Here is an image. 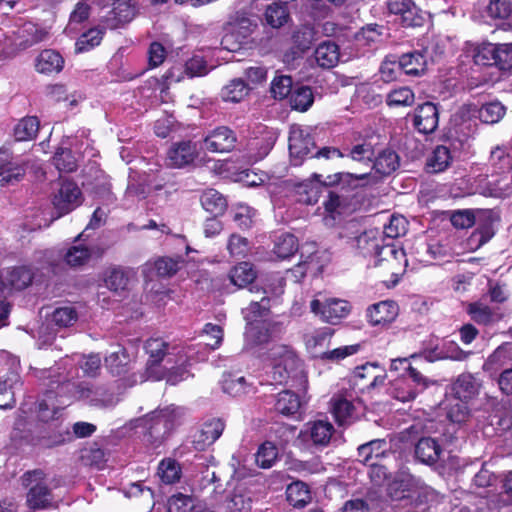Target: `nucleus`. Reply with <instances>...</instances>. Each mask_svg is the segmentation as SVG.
Segmentation results:
<instances>
[{"label":"nucleus","instance_id":"nucleus-1","mask_svg":"<svg viewBox=\"0 0 512 512\" xmlns=\"http://www.w3.org/2000/svg\"><path fill=\"white\" fill-rule=\"evenodd\" d=\"M37 377L40 380H49L44 383L48 387L46 391V399L38 404V417L41 421H48L54 418L58 407L51 402L52 394L57 397H63L70 394L71 397L81 399L97 408L112 407L117 403V399L113 393L109 392L103 386L94 387L87 383L75 384L67 381L66 378L59 373L49 369L38 371Z\"/></svg>","mask_w":512,"mask_h":512},{"label":"nucleus","instance_id":"nucleus-2","mask_svg":"<svg viewBox=\"0 0 512 512\" xmlns=\"http://www.w3.org/2000/svg\"><path fill=\"white\" fill-rule=\"evenodd\" d=\"M264 361L270 367L267 374L272 383L284 385L291 381L301 384L304 381L303 363L290 346L272 344L266 352Z\"/></svg>","mask_w":512,"mask_h":512},{"label":"nucleus","instance_id":"nucleus-3","mask_svg":"<svg viewBox=\"0 0 512 512\" xmlns=\"http://www.w3.org/2000/svg\"><path fill=\"white\" fill-rule=\"evenodd\" d=\"M477 118V107L472 104L462 105L454 114L452 123L455 137L450 139V161L468 154L469 139L476 130Z\"/></svg>","mask_w":512,"mask_h":512},{"label":"nucleus","instance_id":"nucleus-4","mask_svg":"<svg viewBox=\"0 0 512 512\" xmlns=\"http://www.w3.org/2000/svg\"><path fill=\"white\" fill-rule=\"evenodd\" d=\"M21 483L27 489L26 505L32 511L56 508L54 495L48 487L47 475L41 469L25 472Z\"/></svg>","mask_w":512,"mask_h":512},{"label":"nucleus","instance_id":"nucleus-5","mask_svg":"<svg viewBox=\"0 0 512 512\" xmlns=\"http://www.w3.org/2000/svg\"><path fill=\"white\" fill-rule=\"evenodd\" d=\"M144 348L149 356L145 372L139 375H131V383L129 386H133L138 382L142 383L146 380L160 381L164 377V366L161 365V362L164 360L165 356L172 354L170 344L161 338H150L145 342ZM172 349H175V347H172Z\"/></svg>","mask_w":512,"mask_h":512},{"label":"nucleus","instance_id":"nucleus-6","mask_svg":"<svg viewBox=\"0 0 512 512\" xmlns=\"http://www.w3.org/2000/svg\"><path fill=\"white\" fill-rule=\"evenodd\" d=\"M182 411L174 405L157 409L147 415L145 426L148 429L149 441L160 444L169 433L180 423Z\"/></svg>","mask_w":512,"mask_h":512},{"label":"nucleus","instance_id":"nucleus-7","mask_svg":"<svg viewBox=\"0 0 512 512\" xmlns=\"http://www.w3.org/2000/svg\"><path fill=\"white\" fill-rule=\"evenodd\" d=\"M407 263L405 251L392 242H386L377 250L374 265L390 274V282L396 285L404 274Z\"/></svg>","mask_w":512,"mask_h":512},{"label":"nucleus","instance_id":"nucleus-8","mask_svg":"<svg viewBox=\"0 0 512 512\" xmlns=\"http://www.w3.org/2000/svg\"><path fill=\"white\" fill-rule=\"evenodd\" d=\"M475 64L496 66L500 70L512 68V42L504 44L482 43L474 51Z\"/></svg>","mask_w":512,"mask_h":512},{"label":"nucleus","instance_id":"nucleus-9","mask_svg":"<svg viewBox=\"0 0 512 512\" xmlns=\"http://www.w3.org/2000/svg\"><path fill=\"white\" fill-rule=\"evenodd\" d=\"M424 483L410 473L400 472L388 484L387 493L391 500H412L422 495Z\"/></svg>","mask_w":512,"mask_h":512},{"label":"nucleus","instance_id":"nucleus-10","mask_svg":"<svg viewBox=\"0 0 512 512\" xmlns=\"http://www.w3.org/2000/svg\"><path fill=\"white\" fill-rule=\"evenodd\" d=\"M310 308L321 320L330 324H337L341 319L347 317L351 311L349 302L337 298L313 299Z\"/></svg>","mask_w":512,"mask_h":512},{"label":"nucleus","instance_id":"nucleus-11","mask_svg":"<svg viewBox=\"0 0 512 512\" xmlns=\"http://www.w3.org/2000/svg\"><path fill=\"white\" fill-rule=\"evenodd\" d=\"M456 403L450 402V421L461 423L468 415V407L463 400L471 398L476 392V386L470 375L460 376L453 386Z\"/></svg>","mask_w":512,"mask_h":512},{"label":"nucleus","instance_id":"nucleus-12","mask_svg":"<svg viewBox=\"0 0 512 512\" xmlns=\"http://www.w3.org/2000/svg\"><path fill=\"white\" fill-rule=\"evenodd\" d=\"M81 200L82 193L77 184L72 181H63L52 200L57 213L55 218H59L73 211L81 204Z\"/></svg>","mask_w":512,"mask_h":512},{"label":"nucleus","instance_id":"nucleus-13","mask_svg":"<svg viewBox=\"0 0 512 512\" xmlns=\"http://www.w3.org/2000/svg\"><path fill=\"white\" fill-rule=\"evenodd\" d=\"M236 134L227 126H219L210 131L204 138V148L213 153H226L234 149Z\"/></svg>","mask_w":512,"mask_h":512},{"label":"nucleus","instance_id":"nucleus-14","mask_svg":"<svg viewBox=\"0 0 512 512\" xmlns=\"http://www.w3.org/2000/svg\"><path fill=\"white\" fill-rule=\"evenodd\" d=\"M390 13L399 16L403 26L418 27L424 22L421 10L413 0H388Z\"/></svg>","mask_w":512,"mask_h":512},{"label":"nucleus","instance_id":"nucleus-15","mask_svg":"<svg viewBox=\"0 0 512 512\" xmlns=\"http://www.w3.org/2000/svg\"><path fill=\"white\" fill-rule=\"evenodd\" d=\"M197 156L195 143L189 140L176 142L167 151L166 164L172 168H183L192 164Z\"/></svg>","mask_w":512,"mask_h":512},{"label":"nucleus","instance_id":"nucleus-16","mask_svg":"<svg viewBox=\"0 0 512 512\" xmlns=\"http://www.w3.org/2000/svg\"><path fill=\"white\" fill-rule=\"evenodd\" d=\"M334 432L335 429L331 422L319 419L308 422L302 434L314 446L326 447L329 445Z\"/></svg>","mask_w":512,"mask_h":512},{"label":"nucleus","instance_id":"nucleus-17","mask_svg":"<svg viewBox=\"0 0 512 512\" xmlns=\"http://www.w3.org/2000/svg\"><path fill=\"white\" fill-rule=\"evenodd\" d=\"M399 312V307L392 300L375 303L367 308L366 316L372 326L386 325L393 322Z\"/></svg>","mask_w":512,"mask_h":512},{"label":"nucleus","instance_id":"nucleus-18","mask_svg":"<svg viewBox=\"0 0 512 512\" xmlns=\"http://www.w3.org/2000/svg\"><path fill=\"white\" fill-rule=\"evenodd\" d=\"M314 148L312 137L300 128H292L289 135V152L294 165H299L303 157Z\"/></svg>","mask_w":512,"mask_h":512},{"label":"nucleus","instance_id":"nucleus-19","mask_svg":"<svg viewBox=\"0 0 512 512\" xmlns=\"http://www.w3.org/2000/svg\"><path fill=\"white\" fill-rule=\"evenodd\" d=\"M224 428L225 424L220 418L207 420L194 437V448L198 451L205 450L206 447L212 445L222 435Z\"/></svg>","mask_w":512,"mask_h":512},{"label":"nucleus","instance_id":"nucleus-20","mask_svg":"<svg viewBox=\"0 0 512 512\" xmlns=\"http://www.w3.org/2000/svg\"><path fill=\"white\" fill-rule=\"evenodd\" d=\"M414 125L421 133H432L438 126V109L435 104L426 102L415 111Z\"/></svg>","mask_w":512,"mask_h":512},{"label":"nucleus","instance_id":"nucleus-21","mask_svg":"<svg viewBox=\"0 0 512 512\" xmlns=\"http://www.w3.org/2000/svg\"><path fill=\"white\" fill-rule=\"evenodd\" d=\"M379 181V177L372 173L363 174H352V173H336L334 175L327 176V180L323 182L324 186L332 185H349L353 188L358 186H365L368 184H376Z\"/></svg>","mask_w":512,"mask_h":512},{"label":"nucleus","instance_id":"nucleus-22","mask_svg":"<svg viewBox=\"0 0 512 512\" xmlns=\"http://www.w3.org/2000/svg\"><path fill=\"white\" fill-rule=\"evenodd\" d=\"M314 59L323 69L335 67L340 59L339 46L330 40L320 43L314 51Z\"/></svg>","mask_w":512,"mask_h":512},{"label":"nucleus","instance_id":"nucleus-23","mask_svg":"<svg viewBox=\"0 0 512 512\" xmlns=\"http://www.w3.org/2000/svg\"><path fill=\"white\" fill-rule=\"evenodd\" d=\"M482 214L487 221L484 224H480L467 239V248L469 250H477L487 243L495 234L492 213L485 211Z\"/></svg>","mask_w":512,"mask_h":512},{"label":"nucleus","instance_id":"nucleus-24","mask_svg":"<svg viewBox=\"0 0 512 512\" xmlns=\"http://www.w3.org/2000/svg\"><path fill=\"white\" fill-rule=\"evenodd\" d=\"M401 69L409 76H421L426 72L427 60L420 51H412L400 56Z\"/></svg>","mask_w":512,"mask_h":512},{"label":"nucleus","instance_id":"nucleus-25","mask_svg":"<svg viewBox=\"0 0 512 512\" xmlns=\"http://www.w3.org/2000/svg\"><path fill=\"white\" fill-rule=\"evenodd\" d=\"M64 59L55 50H43L36 58L35 67L39 73H59L63 69Z\"/></svg>","mask_w":512,"mask_h":512},{"label":"nucleus","instance_id":"nucleus-26","mask_svg":"<svg viewBox=\"0 0 512 512\" xmlns=\"http://www.w3.org/2000/svg\"><path fill=\"white\" fill-rule=\"evenodd\" d=\"M487 13L492 18L505 20L501 29L512 33V2L510 0H490Z\"/></svg>","mask_w":512,"mask_h":512},{"label":"nucleus","instance_id":"nucleus-27","mask_svg":"<svg viewBox=\"0 0 512 512\" xmlns=\"http://www.w3.org/2000/svg\"><path fill=\"white\" fill-rule=\"evenodd\" d=\"M387 452V442L384 439H375L358 447L359 461L368 465L377 462Z\"/></svg>","mask_w":512,"mask_h":512},{"label":"nucleus","instance_id":"nucleus-28","mask_svg":"<svg viewBox=\"0 0 512 512\" xmlns=\"http://www.w3.org/2000/svg\"><path fill=\"white\" fill-rule=\"evenodd\" d=\"M441 453L440 445L430 437L421 438L415 446V455L422 463L434 464Z\"/></svg>","mask_w":512,"mask_h":512},{"label":"nucleus","instance_id":"nucleus-29","mask_svg":"<svg viewBox=\"0 0 512 512\" xmlns=\"http://www.w3.org/2000/svg\"><path fill=\"white\" fill-rule=\"evenodd\" d=\"M331 411L339 425L347 424L353 416L354 405L352 400L343 394H336L332 397Z\"/></svg>","mask_w":512,"mask_h":512},{"label":"nucleus","instance_id":"nucleus-30","mask_svg":"<svg viewBox=\"0 0 512 512\" xmlns=\"http://www.w3.org/2000/svg\"><path fill=\"white\" fill-rule=\"evenodd\" d=\"M230 282L237 288H244L255 280L256 272L249 262H241L234 266L228 275Z\"/></svg>","mask_w":512,"mask_h":512},{"label":"nucleus","instance_id":"nucleus-31","mask_svg":"<svg viewBox=\"0 0 512 512\" xmlns=\"http://www.w3.org/2000/svg\"><path fill=\"white\" fill-rule=\"evenodd\" d=\"M3 155H5V151L0 149V185L15 184L23 178L25 170L18 164L5 162Z\"/></svg>","mask_w":512,"mask_h":512},{"label":"nucleus","instance_id":"nucleus-32","mask_svg":"<svg viewBox=\"0 0 512 512\" xmlns=\"http://www.w3.org/2000/svg\"><path fill=\"white\" fill-rule=\"evenodd\" d=\"M399 167V157L396 152L385 149L375 157L373 168L382 175L387 176Z\"/></svg>","mask_w":512,"mask_h":512},{"label":"nucleus","instance_id":"nucleus-33","mask_svg":"<svg viewBox=\"0 0 512 512\" xmlns=\"http://www.w3.org/2000/svg\"><path fill=\"white\" fill-rule=\"evenodd\" d=\"M506 114V107L498 100L485 103L477 108V117L485 124H496Z\"/></svg>","mask_w":512,"mask_h":512},{"label":"nucleus","instance_id":"nucleus-34","mask_svg":"<svg viewBox=\"0 0 512 512\" xmlns=\"http://www.w3.org/2000/svg\"><path fill=\"white\" fill-rule=\"evenodd\" d=\"M200 201L202 207L214 216L222 215L227 207L226 199L214 189L204 191Z\"/></svg>","mask_w":512,"mask_h":512},{"label":"nucleus","instance_id":"nucleus-35","mask_svg":"<svg viewBox=\"0 0 512 512\" xmlns=\"http://www.w3.org/2000/svg\"><path fill=\"white\" fill-rule=\"evenodd\" d=\"M301 403L297 394L284 390L277 396L275 410L285 416L294 415L300 409Z\"/></svg>","mask_w":512,"mask_h":512},{"label":"nucleus","instance_id":"nucleus-36","mask_svg":"<svg viewBox=\"0 0 512 512\" xmlns=\"http://www.w3.org/2000/svg\"><path fill=\"white\" fill-rule=\"evenodd\" d=\"M130 275V270L121 267L112 268L105 278L106 287L115 293L123 292L128 287Z\"/></svg>","mask_w":512,"mask_h":512},{"label":"nucleus","instance_id":"nucleus-37","mask_svg":"<svg viewBox=\"0 0 512 512\" xmlns=\"http://www.w3.org/2000/svg\"><path fill=\"white\" fill-rule=\"evenodd\" d=\"M286 493L289 503L297 508L304 507L311 500V494L308 486L301 481L291 483L287 487Z\"/></svg>","mask_w":512,"mask_h":512},{"label":"nucleus","instance_id":"nucleus-38","mask_svg":"<svg viewBox=\"0 0 512 512\" xmlns=\"http://www.w3.org/2000/svg\"><path fill=\"white\" fill-rule=\"evenodd\" d=\"M71 435L66 428L55 425L53 428L49 426V431H42L38 437L41 446L52 448L61 445L70 439Z\"/></svg>","mask_w":512,"mask_h":512},{"label":"nucleus","instance_id":"nucleus-39","mask_svg":"<svg viewBox=\"0 0 512 512\" xmlns=\"http://www.w3.org/2000/svg\"><path fill=\"white\" fill-rule=\"evenodd\" d=\"M298 248L297 238L290 233H284L275 239L273 252L278 258L286 259L294 255Z\"/></svg>","mask_w":512,"mask_h":512},{"label":"nucleus","instance_id":"nucleus-40","mask_svg":"<svg viewBox=\"0 0 512 512\" xmlns=\"http://www.w3.org/2000/svg\"><path fill=\"white\" fill-rule=\"evenodd\" d=\"M39 120L37 117H25L19 121L14 128V136L17 141H29L36 137L39 131Z\"/></svg>","mask_w":512,"mask_h":512},{"label":"nucleus","instance_id":"nucleus-41","mask_svg":"<svg viewBox=\"0 0 512 512\" xmlns=\"http://www.w3.org/2000/svg\"><path fill=\"white\" fill-rule=\"evenodd\" d=\"M356 247L360 249L365 254H374L377 253V250L381 249V246L384 242L383 238L377 237V231L370 230L365 231L355 238Z\"/></svg>","mask_w":512,"mask_h":512},{"label":"nucleus","instance_id":"nucleus-42","mask_svg":"<svg viewBox=\"0 0 512 512\" xmlns=\"http://www.w3.org/2000/svg\"><path fill=\"white\" fill-rule=\"evenodd\" d=\"M289 11L285 4L272 3L264 14L266 23L272 28H280L289 20Z\"/></svg>","mask_w":512,"mask_h":512},{"label":"nucleus","instance_id":"nucleus-43","mask_svg":"<svg viewBox=\"0 0 512 512\" xmlns=\"http://www.w3.org/2000/svg\"><path fill=\"white\" fill-rule=\"evenodd\" d=\"M415 102V94L407 86L392 89L386 96V104L389 107H408Z\"/></svg>","mask_w":512,"mask_h":512},{"label":"nucleus","instance_id":"nucleus-44","mask_svg":"<svg viewBox=\"0 0 512 512\" xmlns=\"http://www.w3.org/2000/svg\"><path fill=\"white\" fill-rule=\"evenodd\" d=\"M249 88L246 83L240 79H233L221 90V97L226 102H240L247 96Z\"/></svg>","mask_w":512,"mask_h":512},{"label":"nucleus","instance_id":"nucleus-45","mask_svg":"<svg viewBox=\"0 0 512 512\" xmlns=\"http://www.w3.org/2000/svg\"><path fill=\"white\" fill-rule=\"evenodd\" d=\"M158 475L164 483L173 484L180 480L181 467L174 459H163L158 466Z\"/></svg>","mask_w":512,"mask_h":512},{"label":"nucleus","instance_id":"nucleus-46","mask_svg":"<svg viewBox=\"0 0 512 512\" xmlns=\"http://www.w3.org/2000/svg\"><path fill=\"white\" fill-rule=\"evenodd\" d=\"M128 362V355L122 348L110 353L105 358L106 367L109 369L110 373L115 376L122 375L127 371Z\"/></svg>","mask_w":512,"mask_h":512},{"label":"nucleus","instance_id":"nucleus-47","mask_svg":"<svg viewBox=\"0 0 512 512\" xmlns=\"http://www.w3.org/2000/svg\"><path fill=\"white\" fill-rule=\"evenodd\" d=\"M277 458L278 449L275 444L270 441L264 442L255 454L257 465L263 469L271 468Z\"/></svg>","mask_w":512,"mask_h":512},{"label":"nucleus","instance_id":"nucleus-48","mask_svg":"<svg viewBox=\"0 0 512 512\" xmlns=\"http://www.w3.org/2000/svg\"><path fill=\"white\" fill-rule=\"evenodd\" d=\"M408 222L403 216L392 215L389 223L384 225L383 239H388L393 243V240L401 237L407 232Z\"/></svg>","mask_w":512,"mask_h":512},{"label":"nucleus","instance_id":"nucleus-49","mask_svg":"<svg viewBox=\"0 0 512 512\" xmlns=\"http://www.w3.org/2000/svg\"><path fill=\"white\" fill-rule=\"evenodd\" d=\"M32 278V273L28 268L16 267L8 271L6 281L11 287L21 290L32 282Z\"/></svg>","mask_w":512,"mask_h":512},{"label":"nucleus","instance_id":"nucleus-50","mask_svg":"<svg viewBox=\"0 0 512 512\" xmlns=\"http://www.w3.org/2000/svg\"><path fill=\"white\" fill-rule=\"evenodd\" d=\"M427 170L431 173H439L448 167V147L440 145L435 148L427 160Z\"/></svg>","mask_w":512,"mask_h":512},{"label":"nucleus","instance_id":"nucleus-51","mask_svg":"<svg viewBox=\"0 0 512 512\" xmlns=\"http://www.w3.org/2000/svg\"><path fill=\"white\" fill-rule=\"evenodd\" d=\"M333 335V330L324 327L305 334V345L309 350L325 347Z\"/></svg>","mask_w":512,"mask_h":512},{"label":"nucleus","instance_id":"nucleus-52","mask_svg":"<svg viewBox=\"0 0 512 512\" xmlns=\"http://www.w3.org/2000/svg\"><path fill=\"white\" fill-rule=\"evenodd\" d=\"M297 201L306 205H313L318 202L320 196V185L312 182H304L297 186Z\"/></svg>","mask_w":512,"mask_h":512},{"label":"nucleus","instance_id":"nucleus-53","mask_svg":"<svg viewBox=\"0 0 512 512\" xmlns=\"http://www.w3.org/2000/svg\"><path fill=\"white\" fill-rule=\"evenodd\" d=\"M316 32L310 26H302L293 34V43L300 52L309 50L316 40Z\"/></svg>","mask_w":512,"mask_h":512},{"label":"nucleus","instance_id":"nucleus-54","mask_svg":"<svg viewBox=\"0 0 512 512\" xmlns=\"http://www.w3.org/2000/svg\"><path fill=\"white\" fill-rule=\"evenodd\" d=\"M91 257V251L86 246L79 244L70 247L65 256V262L71 267L84 265Z\"/></svg>","mask_w":512,"mask_h":512},{"label":"nucleus","instance_id":"nucleus-55","mask_svg":"<svg viewBox=\"0 0 512 512\" xmlns=\"http://www.w3.org/2000/svg\"><path fill=\"white\" fill-rule=\"evenodd\" d=\"M103 31L97 28H93L83 33L77 40L76 52L82 53L89 51L90 49L98 46L102 40Z\"/></svg>","mask_w":512,"mask_h":512},{"label":"nucleus","instance_id":"nucleus-56","mask_svg":"<svg viewBox=\"0 0 512 512\" xmlns=\"http://www.w3.org/2000/svg\"><path fill=\"white\" fill-rule=\"evenodd\" d=\"M347 155L354 161L372 162L375 157L374 146L370 141L364 140L362 143L353 145Z\"/></svg>","mask_w":512,"mask_h":512},{"label":"nucleus","instance_id":"nucleus-57","mask_svg":"<svg viewBox=\"0 0 512 512\" xmlns=\"http://www.w3.org/2000/svg\"><path fill=\"white\" fill-rule=\"evenodd\" d=\"M54 164L59 171L72 172L76 170L77 163L72 151L67 148H59L54 157Z\"/></svg>","mask_w":512,"mask_h":512},{"label":"nucleus","instance_id":"nucleus-58","mask_svg":"<svg viewBox=\"0 0 512 512\" xmlns=\"http://www.w3.org/2000/svg\"><path fill=\"white\" fill-rule=\"evenodd\" d=\"M313 101L312 90L307 86L298 88L291 95V106L298 111H306L313 104Z\"/></svg>","mask_w":512,"mask_h":512},{"label":"nucleus","instance_id":"nucleus-59","mask_svg":"<svg viewBox=\"0 0 512 512\" xmlns=\"http://www.w3.org/2000/svg\"><path fill=\"white\" fill-rule=\"evenodd\" d=\"M223 390L225 393L237 397L250 391V386L245 377L229 376L223 381Z\"/></svg>","mask_w":512,"mask_h":512},{"label":"nucleus","instance_id":"nucleus-60","mask_svg":"<svg viewBox=\"0 0 512 512\" xmlns=\"http://www.w3.org/2000/svg\"><path fill=\"white\" fill-rule=\"evenodd\" d=\"M180 264L179 258L160 257L155 261L154 267L159 277L169 278L178 272Z\"/></svg>","mask_w":512,"mask_h":512},{"label":"nucleus","instance_id":"nucleus-61","mask_svg":"<svg viewBox=\"0 0 512 512\" xmlns=\"http://www.w3.org/2000/svg\"><path fill=\"white\" fill-rule=\"evenodd\" d=\"M78 319L77 311L72 306L56 308L52 313V322L59 327H69Z\"/></svg>","mask_w":512,"mask_h":512},{"label":"nucleus","instance_id":"nucleus-62","mask_svg":"<svg viewBox=\"0 0 512 512\" xmlns=\"http://www.w3.org/2000/svg\"><path fill=\"white\" fill-rule=\"evenodd\" d=\"M293 81L288 75L276 76L271 83V93L276 99H284L291 94Z\"/></svg>","mask_w":512,"mask_h":512},{"label":"nucleus","instance_id":"nucleus-63","mask_svg":"<svg viewBox=\"0 0 512 512\" xmlns=\"http://www.w3.org/2000/svg\"><path fill=\"white\" fill-rule=\"evenodd\" d=\"M476 222L475 214L470 209L454 210L450 213V223L460 229L471 227Z\"/></svg>","mask_w":512,"mask_h":512},{"label":"nucleus","instance_id":"nucleus-64","mask_svg":"<svg viewBox=\"0 0 512 512\" xmlns=\"http://www.w3.org/2000/svg\"><path fill=\"white\" fill-rule=\"evenodd\" d=\"M194 503L191 497L177 494L168 500V512H192Z\"/></svg>","mask_w":512,"mask_h":512}]
</instances>
